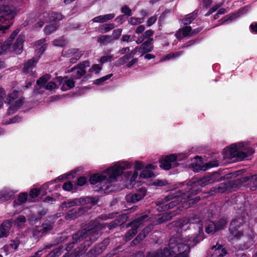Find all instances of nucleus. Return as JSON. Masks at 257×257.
Here are the masks:
<instances>
[{
  "label": "nucleus",
  "mask_w": 257,
  "mask_h": 257,
  "mask_svg": "<svg viewBox=\"0 0 257 257\" xmlns=\"http://www.w3.org/2000/svg\"><path fill=\"white\" fill-rule=\"evenodd\" d=\"M28 194L26 192H21L20 193L18 198L17 200H14V204L15 205H21L25 203L28 199Z\"/></svg>",
  "instance_id": "41"
},
{
  "label": "nucleus",
  "mask_w": 257,
  "mask_h": 257,
  "mask_svg": "<svg viewBox=\"0 0 257 257\" xmlns=\"http://www.w3.org/2000/svg\"><path fill=\"white\" fill-rule=\"evenodd\" d=\"M25 97H21L14 103H12L8 107L7 111V115H11L17 112L24 104Z\"/></svg>",
  "instance_id": "19"
},
{
  "label": "nucleus",
  "mask_w": 257,
  "mask_h": 257,
  "mask_svg": "<svg viewBox=\"0 0 257 257\" xmlns=\"http://www.w3.org/2000/svg\"><path fill=\"white\" fill-rule=\"evenodd\" d=\"M90 67V62L88 60L83 61L72 67L70 71L73 72L71 77L74 79H80L86 74V69Z\"/></svg>",
  "instance_id": "10"
},
{
  "label": "nucleus",
  "mask_w": 257,
  "mask_h": 257,
  "mask_svg": "<svg viewBox=\"0 0 257 257\" xmlns=\"http://www.w3.org/2000/svg\"><path fill=\"white\" fill-rule=\"evenodd\" d=\"M95 237L92 239V241L86 239L82 244L76 248L72 252L74 257H80L82 256L94 242H95Z\"/></svg>",
  "instance_id": "15"
},
{
  "label": "nucleus",
  "mask_w": 257,
  "mask_h": 257,
  "mask_svg": "<svg viewBox=\"0 0 257 257\" xmlns=\"http://www.w3.org/2000/svg\"><path fill=\"white\" fill-rule=\"evenodd\" d=\"M20 244V240L19 239L17 240H11V242L8 244L5 245L4 246V248L5 250L8 249L9 248H11L14 249L15 250H17L19 247Z\"/></svg>",
  "instance_id": "48"
},
{
  "label": "nucleus",
  "mask_w": 257,
  "mask_h": 257,
  "mask_svg": "<svg viewBox=\"0 0 257 257\" xmlns=\"http://www.w3.org/2000/svg\"><path fill=\"white\" fill-rule=\"evenodd\" d=\"M104 227L105 225L99 221L91 222L86 228H84V229H86L87 235L88 236L87 239L92 241V239L95 237V241L99 236V231Z\"/></svg>",
  "instance_id": "9"
},
{
  "label": "nucleus",
  "mask_w": 257,
  "mask_h": 257,
  "mask_svg": "<svg viewBox=\"0 0 257 257\" xmlns=\"http://www.w3.org/2000/svg\"><path fill=\"white\" fill-rule=\"evenodd\" d=\"M251 244V242H244L243 245H241V249L235 251L234 255L236 257H248L247 254L244 253L243 249L248 248Z\"/></svg>",
  "instance_id": "38"
},
{
  "label": "nucleus",
  "mask_w": 257,
  "mask_h": 257,
  "mask_svg": "<svg viewBox=\"0 0 257 257\" xmlns=\"http://www.w3.org/2000/svg\"><path fill=\"white\" fill-rule=\"evenodd\" d=\"M183 199L181 197V193L180 195H169L160 200L156 202L157 210L159 212L165 211L169 209L176 206L180 202H182Z\"/></svg>",
  "instance_id": "7"
},
{
  "label": "nucleus",
  "mask_w": 257,
  "mask_h": 257,
  "mask_svg": "<svg viewBox=\"0 0 257 257\" xmlns=\"http://www.w3.org/2000/svg\"><path fill=\"white\" fill-rule=\"evenodd\" d=\"M215 181V173L203 177H193L186 184L182 185L179 193L182 199L191 198L202 190L203 187L212 184ZM185 200L184 201V202Z\"/></svg>",
  "instance_id": "4"
},
{
  "label": "nucleus",
  "mask_w": 257,
  "mask_h": 257,
  "mask_svg": "<svg viewBox=\"0 0 257 257\" xmlns=\"http://www.w3.org/2000/svg\"><path fill=\"white\" fill-rule=\"evenodd\" d=\"M97 41L98 43L105 45L113 42V39L110 35H101L97 38Z\"/></svg>",
  "instance_id": "44"
},
{
  "label": "nucleus",
  "mask_w": 257,
  "mask_h": 257,
  "mask_svg": "<svg viewBox=\"0 0 257 257\" xmlns=\"http://www.w3.org/2000/svg\"><path fill=\"white\" fill-rule=\"evenodd\" d=\"M99 199L97 196H88L75 198L73 200H67L61 203L60 208L61 210L66 211L67 209L77 205H83L87 204H90L94 206L98 202Z\"/></svg>",
  "instance_id": "6"
},
{
  "label": "nucleus",
  "mask_w": 257,
  "mask_h": 257,
  "mask_svg": "<svg viewBox=\"0 0 257 257\" xmlns=\"http://www.w3.org/2000/svg\"><path fill=\"white\" fill-rule=\"evenodd\" d=\"M63 246L60 245L57 247L53 249L46 257H59L63 251Z\"/></svg>",
  "instance_id": "42"
},
{
  "label": "nucleus",
  "mask_w": 257,
  "mask_h": 257,
  "mask_svg": "<svg viewBox=\"0 0 257 257\" xmlns=\"http://www.w3.org/2000/svg\"><path fill=\"white\" fill-rule=\"evenodd\" d=\"M247 11L246 7H242L239 9L236 13L231 14L228 15H226L223 17L219 21L220 24L222 25L227 22H231L235 19L239 17L241 15L245 13Z\"/></svg>",
  "instance_id": "17"
},
{
  "label": "nucleus",
  "mask_w": 257,
  "mask_h": 257,
  "mask_svg": "<svg viewBox=\"0 0 257 257\" xmlns=\"http://www.w3.org/2000/svg\"><path fill=\"white\" fill-rule=\"evenodd\" d=\"M38 62V58H33L25 63L23 68V73L25 74L29 73L31 70L35 67Z\"/></svg>",
  "instance_id": "30"
},
{
  "label": "nucleus",
  "mask_w": 257,
  "mask_h": 257,
  "mask_svg": "<svg viewBox=\"0 0 257 257\" xmlns=\"http://www.w3.org/2000/svg\"><path fill=\"white\" fill-rule=\"evenodd\" d=\"M87 209L85 207L79 208H74L69 210L65 215V218L67 220H74L78 217L84 215L87 211Z\"/></svg>",
  "instance_id": "14"
},
{
  "label": "nucleus",
  "mask_w": 257,
  "mask_h": 257,
  "mask_svg": "<svg viewBox=\"0 0 257 257\" xmlns=\"http://www.w3.org/2000/svg\"><path fill=\"white\" fill-rule=\"evenodd\" d=\"M46 48L47 45H43L41 46L38 50H36L35 51L36 55L35 58H38V61L39 58L41 57V56L42 55L44 51L46 50Z\"/></svg>",
  "instance_id": "58"
},
{
  "label": "nucleus",
  "mask_w": 257,
  "mask_h": 257,
  "mask_svg": "<svg viewBox=\"0 0 257 257\" xmlns=\"http://www.w3.org/2000/svg\"><path fill=\"white\" fill-rule=\"evenodd\" d=\"M177 156L174 154H170L162 156L159 159L160 167L165 170H169L172 167V164L177 161Z\"/></svg>",
  "instance_id": "13"
},
{
  "label": "nucleus",
  "mask_w": 257,
  "mask_h": 257,
  "mask_svg": "<svg viewBox=\"0 0 257 257\" xmlns=\"http://www.w3.org/2000/svg\"><path fill=\"white\" fill-rule=\"evenodd\" d=\"M192 28L191 26H186L181 29V32H178L176 34V37L178 39H181L182 37L191 36Z\"/></svg>",
  "instance_id": "36"
},
{
  "label": "nucleus",
  "mask_w": 257,
  "mask_h": 257,
  "mask_svg": "<svg viewBox=\"0 0 257 257\" xmlns=\"http://www.w3.org/2000/svg\"><path fill=\"white\" fill-rule=\"evenodd\" d=\"M87 182V178L84 176H80L78 177L75 183V186H82L84 185Z\"/></svg>",
  "instance_id": "56"
},
{
  "label": "nucleus",
  "mask_w": 257,
  "mask_h": 257,
  "mask_svg": "<svg viewBox=\"0 0 257 257\" xmlns=\"http://www.w3.org/2000/svg\"><path fill=\"white\" fill-rule=\"evenodd\" d=\"M132 164L128 162H123L121 164H115L107 168L104 174H94L89 179V182L92 185L98 183L97 189L95 191L105 193L110 186V183L117 180V177L121 175L125 169L131 168Z\"/></svg>",
  "instance_id": "2"
},
{
  "label": "nucleus",
  "mask_w": 257,
  "mask_h": 257,
  "mask_svg": "<svg viewBox=\"0 0 257 257\" xmlns=\"http://www.w3.org/2000/svg\"><path fill=\"white\" fill-rule=\"evenodd\" d=\"M144 18L131 17L128 20L129 23L132 25H137L141 24L144 22Z\"/></svg>",
  "instance_id": "55"
},
{
  "label": "nucleus",
  "mask_w": 257,
  "mask_h": 257,
  "mask_svg": "<svg viewBox=\"0 0 257 257\" xmlns=\"http://www.w3.org/2000/svg\"><path fill=\"white\" fill-rule=\"evenodd\" d=\"M26 222V218L24 215H19L14 221L15 225L20 227L21 225V223H24Z\"/></svg>",
  "instance_id": "54"
},
{
  "label": "nucleus",
  "mask_w": 257,
  "mask_h": 257,
  "mask_svg": "<svg viewBox=\"0 0 257 257\" xmlns=\"http://www.w3.org/2000/svg\"><path fill=\"white\" fill-rule=\"evenodd\" d=\"M17 14V8L12 5H0V30L5 31L10 28Z\"/></svg>",
  "instance_id": "5"
},
{
  "label": "nucleus",
  "mask_w": 257,
  "mask_h": 257,
  "mask_svg": "<svg viewBox=\"0 0 257 257\" xmlns=\"http://www.w3.org/2000/svg\"><path fill=\"white\" fill-rule=\"evenodd\" d=\"M219 166V162L217 160H213L212 161H210L205 164V165L199 166L198 167L199 168L200 170L202 171H206L208 169L216 167Z\"/></svg>",
  "instance_id": "43"
},
{
  "label": "nucleus",
  "mask_w": 257,
  "mask_h": 257,
  "mask_svg": "<svg viewBox=\"0 0 257 257\" xmlns=\"http://www.w3.org/2000/svg\"><path fill=\"white\" fill-rule=\"evenodd\" d=\"M120 11L124 15L127 16L128 17L131 16L132 15V10L129 8V7L127 5H124L123 7H122L120 9Z\"/></svg>",
  "instance_id": "59"
},
{
  "label": "nucleus",
  "mask_w": 257,
  "mask_h": 257,
  "mask_svg": "<svg viewBox=\"0 0 257 257\" xmlns=\"http://www.w3.org/2000/svg\"><path fill=\"white\" fill-rule=\"evenodd\" d=\"M188 200L186 201V203L188 204V207H191L196 204L200 200V196H196L193 198H187Z\"/></svg>",
  "instance_id": "57"
},
{
  "label": "nucleus",
  "mask_w": 257,
  "mask_h": 257,
  "mask_svg": "<svg viewBox=\"0 0 257 257\" xmlns=\"http://www.w3.org/2000/svg\"><path fill=\"white\" fill-rule=\"evenodd\" d=\"M102 69V67L99 64H93L89 69L88 72L90 73L95 72L96 74H98Z\"/></svg>",
  "instance_id": "62"
},
{
  "label": "nucleus",
  "mask_w": 257,
  "mask_h": 257,
  "mask_svg": "<svg viewBox=\"0 0 257 257\" xmlns=\"http://www.w3.org/2000/svg\"><path fill=\"white\" fill-rule=\"evenodd\" d=\"M9 50L10 46L8 43L0 42V55L7 54Z\"/></svg>",
  "instance_id": "51"
},
{
  "label": "nucleus",
  "mask_w": 257,
  "mask_h": 257,
  "mask_svg": "<svg viewBox=\"0 0 257 257\" xmlns=\"http://www.w3.org/2000/svg\"><path fill=\"white\" fill-rule=\"evenodd\" d=\"M243 147L242 143L231 145L228 148V154H225V156L229 159L235 158L239 151L238 150Z\"/></svg>",
  "instance_id": "26"
},
{
  "label": "nucleus",
  "mask_w": 257,
  "mask_h": 257,
  "mask_svg": "<svg viewBox=\"0 0 257 257\" xmlns=\"http://www.w3.org/2000/svg\"><path fill=\"white\" fill-rule=\"evenodd\" d=\"M58 27L56 23L50 24L45 27L44 32L47 35L51 34L52 32L55 31Z\"/></svg>",
  "instance_id": "46"
},
{
  "label": "nucleus",
  "mask_w": 257,
  "mask_h": 257,
  "mask_svg": "<svg viewBox=\"0 0 257 257\" xmlns=\"http://www.w3.org/2000/svg\"><path fill=\"white\" fill-rule=\"evenodd\" d=\"M12 227V222L9 220L4 221L0 225V238L7 237Z\"/></svg>",
  "instance_id": "24"
},
{
  "label": "nucleus",
  "mask_w": 257,
  "mask_h": 257,
  "mask_svg": "<svg viewBox=\"0 0 257 257\" xmlns=\"http://www.w3.org/2000/svg\"><path fill=\"white\" fill-rule=\"evenodd\" d=\"M120 219V217L118 219H115L113 221H112L110 223H109L107 225L108 228L110 230L113 228H114L118 226V225H120V224L123 223V221L121 222L119 219Z\"/></svg>",
  "instance_id": "53"
},
{
  "label": "nucleus",
  "mask_w": 257,
  "mask_h": 257,
  "mask_svg": "<svg viewBox=\"0 0 257 257\" xmlns=\"http://www.w3.org/2000/svg\"><path fill=\"white\" fill-rule=\"evenodd\" d=\"M50 75L49 74H46L40 77L37 80V84L39 86V88H41L44 85L45 83L50 79Z\"/></svg>",
  "instance_id": "45"
},
{
  "label": "nucleus",
  "mask_w": 257,
  "mask_h": 257,
  "mask_svg": "<svg viewBox=\"0 0 257 257\" xmlns=\"http://www.w3.org/2000/svg\"><path fill=\"white\" fill-rule=\"evenodd\" d=\"M227 223V218L222 217L216 221L207 220L205 224V231L208 235H213L215 232L223 229Z\"/></svg>",
  "instance_id": "8"
},
{
  "label": "nucleus",
  "mask_w": 257,
  "mask_h": 257,
  "mask_svg": "<svg viewBox=\"0 0 257 257\" xmlns=\"http://www.w3.org/2000/svg\"><path fill=\"white\" fill-rule=\"evenodd\" d=\"M147 190L145 187L139 188L135 193H129L125 196L127 203H135L142 200L146 195Z\"/></svg>",
  "instance_id": "12"
},
{
  "label": "nucleus",
  "mask_w": 257,
  "mask_h": 257,
  "mask_svg": "<svg viewBox=\"0 0 257 257\" xmlns=\"http://www.w3.org/2000/svg\"><path fill=\"white\" fill-rule=\"evenodd\" d=\"M231 222H234L235 223V225L234 227L236 229H243L242 226L245 223V221L244 220V219L242 217L233 219Z\"/></svg>",
  "instance_id": "49"
},
{
  "label": "nucleus",
  "mask_w": 257,
  "mask_h": 257,
  "mask_svg": "<svg viewBox=\"0 0 257 257\" xmlns=\"http://www.w3.org/2000/svg\"><path fill=\"white\" fill-rule=\"evenodd\" d=\"M53 222L46 220L45 222L42 224L41 228L38 229V231L36 230L34 232V235L36 236L37 233H41V236H42L43 234L46 233L53 229Z\"/></svg>",
  "instance_id": "28"
},
{
  "label": "nucleus",
  "mask_w": 257,
  "mask_h": 257,
  "mask_svg": "<svg viewBox=\"0 0 257 257\" xmlns=\"http://www.w3.org/2000/svg\"><path fill=\"white\" fill-rule=\"evenodd\" d=\"M190 248L186 243L181 242L179 238L172 236L169 241V248L150 251L146 257H188Z\"/></svg>",
  "instance_id": "3"
},
{
  "label": "nucleus",
  "mask_w": 257,
  "mask_h": 257,
  "mask_svg": "<svg viewBox=\"0 0 257 257\" xmlns=\"http://www.w3.org/2000/svg\"><path fill=\"white\" fill-rule=\"evenodd\" d=\"M62 188L66 191H72L73 192H75L77 191V187L73 186L72 183L70 181H67L65 182L62 185Z\"/></svg>",
  "instance_id": "47"
},
{
  "label": "nucleus",
  "mask_w": 257,
  "mask_h": 257,
  "mask_svg": "<svg viewBox=\"0 0 257 257\" xmlns=\"http://www.w3.org/2000/svg\"><path fill=\"white\" fill-rule=\"evenodd\" d=\"M153 41V39H147L141 45L139 51L142 53L141 56L153 51L154 49Z\"/></svg>",
  "instance_id": "22"
},
{
  "label": "nucleus",
  "mask_w": 257,
  "mask_h": 257,
  "mask_svg": "<svg viewBox=\"0 0 257 257\" xmlns=\"http://www.w3.org/2000/svg\"><path fill=\"white\" fill-rule=\"evenodd\" d=\"M24 39V36L20 35L17 38L15 43L13 45L10 46V52L20 54L23 49Z\"/></svg>",
  "instance_id": "16"
},
{
  "label": "nucleus",
  "mask_w": 257,
  "mask_h": 257,
  "mask_svg": "<svg viewBox=\"0 0 257 257\" xmlns=\"http://www.w3.org/2000/svg\"><path fill=\"white\" fill-rule=\"evenodd\" d=\"M84 239L85 240L88 239L86 229H82L79 230L72 235V240L75 243H77Z\"/></svg>",
  "instance_id": "29"
},
{
  "label": "nucleus",
  "mask_w": 257,
  "mask_h": 257,
  "mask_svg": "<svg viewBox=\"0 0 257 257\" xmlns=\"http://www.w3.org/2000/svg\"><path fill=\"white\" fill-rule=\"evenodd\" d=\"M76 171L75 170H72L70 172L67 174H64L55 178L54 180L49 181L51 184H54V183H57L58 182H61L65 180H67L70 178H74L75 177V174Z\"/></svg>",
  "instance_id": "33"
},
{
  "label": "nucleus",
  "mask_w": 257,
  "mask_h": 257,
  "mask_svg": "<svg viewBox=\"0 0 257 257\" xmlns=\"http://www.w3.org/2000/svg\"><path fill=\"white\" fill-rule=\"evenodd\" d=\"M126 227H131V228L126 232L124 238L126 240H130L137 234L139 227L136 224H131V222L126 225Z\"/></svg>",
  "instance_id": "32"
},
{
  "label": "nucleus",
  "mask_w": 257,
  "mask_h": 257,
  "mask_svg": "<svg viewBox=\"0 0 257 257\" xmlns=\"http://www.w3.org/2000/svg\"><path fill=\"white\" fill-rule=\"evenodd\" d=\"M74 86L75 81H74V79L72 78L71 79H68L67 78L65 79L64 83L62 85L61 89L63 91H65L73 88Z\"/></svg>",
  "instance_id": "39"
},
{
  "label": "nucleus",
  "mask_w": 257,
  "mask_h": 257,
  "mask_svg": "<svg viewBox=\"0 0 257 257\" xmlns=\"http://www.w3.org/2000/svg\"><path fill=\"white\" fill-rule=\"evenodd\" d=\"M44 20L46 22H56L62 20L64 16L59 13L57 12H44L42 14Z\"/></svg>",
  "instance_id": "18"
},
{
  "label": "nucleus",
  "mask_w": 257,
  "mask_h": 257,
  "mask_svg": "<svg viewBox=\"0 0 257 257\" xmlns=\"http://www.w3.org/2000/svg\"><path fill=\"white\" fill-rule=\"evenodd\" d=\"M226 192L225 185L224 182L219 183L216 186L211 187L209 191V194L210 195H213L217 193H223Z\"/></svg>",
  "instance_id": "35"
},
{
  "label": "nucleus",
  "mask_w": 257,
  "mask_h": 257,
  "mask_svg": "<svg viewBox=\"0 0 257 257\" xmlns=\"http://www.w3.org/2000/svg\"><path fill=\"white\" fill-rule=\"evenodd\" d=\"M224 184L225 185L226 192L236 191V189L240 186L237 179L225 182Z\"/></svg>",
  "instance_id": "27"
},
{
  "label": "nucleus",
  "mask_w": 257,
  "mask_h": 257,
  "mask_svg": "<svg viewBox=\"0 0 257 257\" xmlns=\"http://www.w3.org/2000/svg\"><path fill=\"white\" fill-rule=\"evenodd\" d=\"M175 214L173 212H169L163 213L160 217L156 219V224H161L171 220Z\"/></svg>",
  "instance_id": "31"
},
{
  "label": "nucleus",
  "mask_w": 257,
  "mask_h": 257,
  "mask_svg": "<svg viewBox=\"0 0 257 257\" xmlns=\"http://www.w3.org/2000/svg\"><path fill=\"white\" fill-rule=\"evenodd\" d=\"M40 194H41V190L38 188H34L30 191L29 195L32 198H35Z\"/></svg>",
  "instance_id": "60"
},
{
  "label": "nucleus",
  "mask_w": 257,
  "mask_h": 257,
  "mask_svg": "<svg viewBox=\"0 0 257 257\" xmlns=\"http://www.w3.org/2000/svg\"><path fill=\"white\" fill-rule=\"evenodd\" d=\"M154 31L151 29L147 30L143 34L142 36L144 39H152L151 37L153 35Z\"/></svg>",
  "instance_id": "64"
},
{
  "label": "nucleus",
  "mask_w": 257,
  "mask_h": 257,
  "mask_svg": "<svg viewBox=\"0 0 257 257\" xmlns=\"http://www.w3.org/2000/svg\"><path fill=\"white\" fill-rule=\"evenodd\" d=\"M148 218V215L147 214H141L140 215L138 216L135 220L130 222L131 224L137 225L138 227L145 222Z\"/></svg>",
  "instance_id": "40"
},
{
  "label": "nucleus",
  "mask_w": 257,
  "mask_h": 257,
  "mask_svg": "<svg viewBox=\"0 0 257 257\" xmlns=\"http://www.w3.org/2000/svg\"><path fill=\"white\" fill-rule=\"evenodd\" d=\"M240 185L249 181L251 184L250 189L252 191L257 190V175L252 176H246L237 179Z\"/></svg>",
  "instance_id": "21"
},
{
  "label": "nucleus",
  "mask_w": 257,
  "mask_h": 257,
  "mask_svg": "<svg viewBox=\"0 0 257 257\" xmlns=\"http://www.w3.org/2000/svg\"><path fill=\"white\" fill-rule=\"evenodd\" d=\"M67 43V40L63 38L55 39L53 42V44L55 46L61 47H64Z\"/></svg>",
  "instance_id": "52"
},
{
  "label": "nucleus",
  "mask_w": 257,
  "mask_h": 257,
  "mask_svg": "<svg viewBox=\"0 0 257 257\" xmlns=\"http://www.w3.org/2000/svg\"><path fill=\"white\" fill-rule=\"evenodd\" d=\"M235 224L234 222H231L230 223L228 238L230 239H238L243 235V229L235 228Z\"/></svg>",
  "instance_id": "20"
},
{
  "label": "nucleus",
  "mask_w": 257,
  "mask_h": 257,
  "mask_svg": "<svg viewBox=\"0 0 257 257\" xmlns=\"http://www.w3.org/2000/svg\"><path fill=\"white\" fill-rule=\"evenodd\" d=\"M14 193L9 190H4L0 192V202H3L13 199Z\"/></svg>",
  "instance_id": "34"
},
{
  "label": "nucleus",
  "mask_w": 257,
  "mask_h": 257,
  "mask_svg": "<svg viewBox=\"0 0 257 257\" xmlns=\"http://www.w3.org/2000/svg\"><path fill=\"white\" fill-rule=\"evenodd\" d=\"M146 236L143 232L141 231L136 237L133 240L132 242L134 244H137L140 242Z\"/></svg>",
  "instance_id": "61"
},
{
  "label": "nucleus",
  "mask_w": 257,
  "mask_h": 257,
  "mask_svg": "<svg viewBox=\"0 0 257 257\" xmlns=\"http://www.w3.org/2000/svg\"><path fill=\"white\" fill-rule=\"evenodd\" d=\"M114 17V14H109L104 15H100L94 18L92 21L95 23H104L112 20Z\"/></svg>",
  "instance_id": "37"
},
{
  "label": "nucleus",
  "mask_w": 257,
  "mask_h": 257,
  "mask_svg": "<svg viewBox=\"0 0 257 257\" xmlns=\"http://www.w3.org/2000/svg\"><path fill=\"white\" fill-rule=\"evenodd\" d=\"M210 252L212 253V257H223L227 253L225 248L218 244L213 245L211 248Z\"/></svg>",
  "instance_id": "23"
},
{
  "label": "nucleus",
  "mask_w": 257,
  "mask_h": 257,
  "mask_svg": "<svg viewBox=\"0 0 257 257\" xmlns=\"http://www.w3.org/2000/svg\"><path fill=\"white\" fill-rule=\"evenodd\" d=\"M169 229H173L177 234L175 237L179 238L183 242L181 237L183 230L186 231L192 228L196 230L195 236H191L187 242V245L194 246L204 238V232L203 222L200 218L196 214H193L189 217H182V218L174 221L168 225Z\"/></svg>",
  "instance_id": "1"
},
{
  "label": "nucleus",
  "mask_w": 257,
  "mask_h": 257,
  "mask_svg": "<svg viewBox=\"0 0 257 257\" xmlns=\"http://www.w3.org/2000/svg\"><path fill=\"white\" fill-rule=\"evenodd\" d=\"M155 170V167L151 164H148L141 172L140 177L144 179H148L155 176L153 170Z\"/></svg>",
  "instance_id": "25"
},
{
  "label": "nucleus",
  "mask_w": 257,
  "mask_h": 257,
  "mask_svg": "<svg viewBox=\"0 0 257 257\" xmlns=\"http://www.w3.org/2000/svg\"><path fill=\"white\" fill-rule=\"evenodd\" d=\"M194 20H195V18L190 14L183 19V23L184 25L187 26L190 24Z\"/></svg>",
  "instance_id": "63"
},
{
  "label": "nucleus",
  "mask_w": 257,
  "mask_h": 257,
  "mask_svg": "<svg viewBox=\"0 0 257 257\" xmlns=\"http://www.w3.org/2000/svg\"><path fill=\"white\" fill-rule=\"evenodd\" d=\"M108 238L104 239L101 242L94 245L86 254L87 257H97L100 255L109 245Z\"/></svg>",
  "instance_id": "11"
},
{
  "label": "nucleus",
  "mask_w": 257,
  "mask_h": 257,
  "mask_svg": "<svg viewBox=\"0 0 257 257\" xmlns=\"http://www.w3.org/2000/svg\"><path fill=\"white\" fill-rule=\"evenodd\" d=\"M115 27V25L113 23L105 24L102 25V27L100 29V31L102 33H106Z\"/></svg>",
  "instance_id": "50"
}]
</instances>
